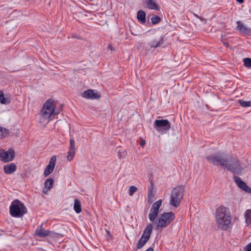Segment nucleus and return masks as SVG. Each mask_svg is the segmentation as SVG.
I'll return each mask as SVG.
<instances>
[{"label":"nucleus","mask_w":251,"mask_h":251,"mask_svg":"<svg viewBox=\"0 0 251 251\" xmlns=\"http://www.w3.org/2000/svg\"><path fill=\"white\" fill-rule=\"evenodd\" d=\"M56 104L54 100L50 99L43 105L41 111L40 123H44L46 121L49 123L52 117L58 115L59 112L55 109Z\"/></svg>","instance_id":"f257e3e1"},{"label":"nucleus","mask_w":251,"mask_h":251,"mask_svg":"<svg viewBox=\"0 0 251 251\" xmlns=\"http://www.w3.org/2000/svg\"><path fill=\"white\" fill-rule=\"evenodd\" d=\"M216 222L219 228L226 230L231 222L230 216L227 212L226 207L222 206L218 208L216 211Z\"/></svg>","instance_id":"f03ea898"},{"label":"nucleus","mask_w":251,"mask_h":251,"mask_svg":"<svg viewBox=\"0 0 251 251\" xmlns=\"http://www.w3.org/2000/svg\"><path fill=\"white\" fill-rule=\"evenodd\" d=\"M225 167L228 171L238 175H240L244 170L240 161L231 156H228V162H226Z\"/></svg>","instance_id":"7ed1b4c3"},{"label":"nucleus","mask_w":251,"mask_h":251,"mask_svg":"<svg viewBox=\"0 0 251 251\" xmlns=\"http://www.w3.org/2000/svg\"><path fill=\"white\" fill-rule=\"evenodd\" d=\"M9 212L11 216L20 218L26 213L27 209L23 202L15 200L11 203Z\"/></svg>","instance_id":"20e7f679"},{"label":"nucleus","mask_w":251,"mask_h":251,"mask_svg":"<svg viewBox=\"0 0 251 251\" xmlns=\"http://www.w3.org/2000/svg\"><path fill=\"white\" fill-rule=\"evenodd\" d=\"M184 191V186L179 185L174 188L171 194L170 205L177 207L182 199Z\"/></svg>","instance_id":"39448f33"},{"label":"nucleus","mask_w":251,"mask_h":251,"mask_svg":"<svg viewBox=\"0 0 251 251\" xmlns=\"http://www.w3.org/2000/svg\"><path fill=\"white\" fill-rule=\"evenodd\" d=\"M175 218V214L172 212H164L161 214L157 220L156 229L167 226Z\"/></svg>","instance_id":"423d86ee"},{"label":"nucleus","mask_w":251,"mask_h":251,"mask_svg":"<svg viewBox=\"0 0 251 251\" xmlns=\"http://www.w3.org/2000/svg\"><path fill=\"white\" fill-rule=\"evenodd\" d=\"M228 156L222 153H216L206 157L208 161L214 165H220L225 166L226 162H228Z\"/></svg>","instance_id":"0eeeda50"},{"label":"nucleus","mask_w":251,"mask_h":251,"mask_svg":"<svg viewBox=\"0 0 251 251\" xmlns=\"http://www.w3.org/2000/svg\"><path fill=\"white\" fill-rule=\"evenodd\" d=\"M152 229L153 227L152 224H149L147 226L144 230L143 234L137 243V248L138 249L142 248L149 240L152 231Z\"/></svg>","instance_id":"6e6552de"},{"label":"nucleus","mask_w":251,"mask_h":251,"mask_svg":"<svg viewBox=\"0 0 251 251\" xmlns=\"http://www.w3.org/2000/svg\"><path fill=\"white\" fill-rule=\"evenodd\" d=\"M154 128L158 132L167 131L171 128V123L168 120H156L153 123Z\"/></svg>","instance_id":"1a4fd4ad"},{"label":"nucleus","mask_w":251,"mask_h":251,"mask_svg":"<svg viewBox=\"0 0 251 251\" xmlns=\"http://www.w3.org/2000/svg\"><path fill=\"white\" fill-rule=\"evenodd\" d=\"M14 156L15 151L12 149H9L7 151L0 150V160L4 163L12 161Z\"/></svg>","instance_id":"9d476101"},{"label":"nucleus","mask_w":251,"mask_h":251,"mask_svg":"<svg viewBox=\"0 0 251 251\" xmlns=\"http://www.w3.org/2000/svg\"><path fill=\"white\" fill-rule=\"evenodd\" d=\"M161 204L162 200H159L152 204L150 213L149 214V218L151 221H154L157 217Z\"/></svg>","instance_id":"9b49d317"},{"label":"nucleus","mask_w":251,"mask_h":251,"mask_svg":"<svg viewBox=\"0 0 251 251\" xmlns=\"http://www.w3.org/2000/svg\"><path fill=\"white\" fill-rule=\"evenodd\" d=\"M237 26L236 29L243 34H250L251 33V28L248 27L240 21L236 22Z\"/></svg>","instance_id":"f8f14e48"},{"label":"nucleus","mask_w":251,"mask_h":251,"mask_svg":"<svg viewBox=\"0 0 251 251\" xmlns=\"http://www.w3.org/2000/svg\"><path fill=\"white\" fill-rule=\"evenodd\" d=\"M43 224H42L40 226H38L35 231V235L40 237H45L48 236H51L52 232L45 229L43 228Z\"/></svg>","instance_id":"ddd939ff"},{"label":"nucleus","mask_w":251,"mask_h":251,"mask_svg":"<svg viewBox=\"0 0 251 251\" xmlns=\"http://www.w3.org/2000/svg\"><path fill=\"white\" fill-rule=\"evenodd\" d=\"M83 98L87 99H98L100 98V95L95 90L89 89L85 91L82 94Z\"/></svg>","instance_id":"4468645a"},{"label":"nucleus","mask_w":251,"mask_h":251,"mask_svg":"<svg viewBox=\"0 0 251 251\" xmlns=\"http://www.w3.org/2000/svg\"><path fill=\"white\" fill-rule=\"evenodd\" d=\"M234 180L239 187L247 193H251V188L238 176L234 177Z\"/></svg>","instance_id":"2eb2a0df"},{"label":"nucleus","mask_w":251,"mask_h":251,"mask_svg":"<svg viewBox=\"0 0 251 251\" xmlns=\"http://www.w3.org/2000/svg\"><path fill=\"white\" fill-rule=\"evenodd\" d=\"M163 37L161 36L158 39H154L151 41L147 46L146 49L151 50V48H156L163 44Z\"/></svg>","instance_id":"dca6fc26"},{"label":"nucleus","mask_w":251,"mask_h":251,"mask_svg":"<svg viewBox=\"0 0 251 251\" xmlns=\"http://www.w3.org/2000/svg\"><path fill=\"white\" fill-rule=\"evenodd\" d=\"M144 5L146 7L151 9L159 10L160 7L157 4L156 0H144Z\"/></svg>","instance_id":"f3484780"},{"label":"nucleus","mask_w":251,"mask_h":251,"mask_svg":"<svg viewBox=\"0 0 251 251\" xmlns=\"http://www.w3.org/2000/svg\"><path fill=\"white\" fill-rule=\"evenodd\" d=\"M53 180L52 178H48L46 180L43 189V192L44 194H47L48 192L53 187Z\"/></svg>","instance_id":"a211bd4d"},{"label":"nucleus","mask_w":251,"mask_h":251,"mask_svg":"<svg viewBox=\"0 0 251 251\" xmlns=\"http://www.w3.org/2000/svg\"><path fill=\"white\" fill-rule=\"evenodd\" d=\"M17 169L16 165L14 163L7 164L3 167L4 172L6 174L10 175L16 171Z\"/></svg>","instance_id":"6ab92c4d"},{"label":"nucleus","mask_w":251,"mask_h":251,"mask_svg":"<svg viewBox=\"0 0 251 251\" xmlns=\"http://www.w3.org/2000/svg\"><path fill=\"white\" fill-rule=\"evenodd\" d=\"M146 13L143 10H140L138 11L137 18L140 24H144L146 23Z\"/></svg>","instance_id":"aec40b11"},{"label":"nucleus","mask_w":251,"mask_h":251,"mask_svg":"<svg viewBox=\"0 0 251 251\" xmlns=\"http://www.w3.org/2000/svg\"><path fill=\"white\" fill-rule=\"evenodd\" d=\"M74 209L75 212L77 214L81 212V202L78 199H75L74 201Z\"/></svg>","instance_id":"412c9836"},{"label":"nucleus","mask_w":251,"mask_h":251,"mask_svg":"<svg viewBox=\"0 0 251 251\" xmlns=\"http://www.w3.org/2000/svg\"><path fill=\"white\" fill-rule=\"evenodd\" d=\"M245 222L247 226H251V209H248L245 213Z\"/></svg>","instance_id":"4be33fe9"},{"label":"nucleus","mask_w":251,"mask_h":251,"mask_svg":"<svg viewBox=\"0 0 251 251\" xmlns=\"http://www.w3.org/2000/svg\"><path fill=\"white\" fill-rule=\"evenodd\" d=\"M9 134V131L7 129L0 126V138L6 137Z\"/></svg>","instance_id":"5701e85b"},{"label":"nucleus","mask_w":251,"mask_h":251,"mask_svg":"<svg viewBox=\"0 0 251 251\" xmlns=\"http://www.w3.org/2000/svg\"><path fill=\"white\" fill-rule=\"evenodd\" d=\"M54 167L50 165H48L45 169L44 173V175L45 176H48L49 175H50L53 171Z\"/></svg>","instance_id":"b1692460"},{"label":"nucleus","mask_w":251,"mask_h":251,"mask_svg":"<svg viewBox=\"0 0 251 251\" xmlns=\"http://www.w3.org/2000/svg\"><path fill=\"white\" fill-rule=\"evenodd\" d=\"M0 102L2 104H7L10 101L7 98H5L3 93L0 92Z\"/></svg>","instance_id":"393cba45"},{"label":"nucleus","mask_w":251,"mask_h":251,"mask_svg":"<svg viewBox=\"0 0 251 251\" xmlns=\"http://www.w3.org/2000/svg\"><path fill=\"white\" fill-rule=\"evenodd\" d=\"M239 104L244 107L251 106V101H245L242 100H238Z\"/></svg>","instance_id":"a878e982"},{"label":"nucleus","mask_w":251,"mask_h":251,"mask_svg":"<svg viewBox=\"0 0 251 251\" xmlns=\"http://www.w3.org/2000/svg\"><path fill=\"white\" fill-rule=\"evenodd\" d=\"M244 65L248 68H251V58H245L243 59Z\"/></svg>","instance_id":"bb28decb"},{"label":"nucleus","mask_w":251,"mask_h":251,"mask_svg":"<svg viewBox=\"0 0 251 251\" xmlns=\"http://www.w3.org/2000/svg\"><path fill=\"white\" fill-rule=\"evenodd\" d=\"M75 150H70L68 152V155L67 158L69 161H71L75 156Z\"/></svg>","instance_id":"cd10ccee"},{"label":"nucleus","mask_w":251,"mask_h":251,"mask_svg":"<svg viewBox=\"0 0 251 251\" xmlns=\"http://www.w3.org/2000/svg\"><path fill=\"white\" fill-rule=\"evenodd\" d=\"M137 191V188L134 186H131L129 187L128 194L131 196L133 194Z\"/></svg>","instance_id":"c85d7f7f"},{"label":"nucleus","mask_w":251,"mask_h":251,"mask_svg":"<svg viewBox=\"0 0 251 251\" xmlns=\"http://www.w3.org/2000/svg\"><path fill=\"white\" fill-rule=\"evenodd\" d=\"M151 21L153 24H156L160 21V18L158 16H155L151 17Z\"/></svg>","instance_id":"c756f323"},{"label":"nucleus","mask_w":251,"mask_h":251,"mask_svg":"<svg viewBox=\"0 0 251 251\" xmlns=\"http://www.w3.org/2000/svg\"><path fill=\"white\" fill-rule=\"evenodd\" d=\"M70 150H75V142L74 138H71L70 140Z\"/></svg>","instance_id":"7c9ffc66"},{"label":"nucleus","mask_w":251,"mask_h":251,"mask_svg":"<svg viewBox=\"0 0 251 251\" xmlns=\"http://www.w3.org/2000/svg\"><path fill=\"white\" fill-rule=\"evenodd\" d=\"M56 160V157L55 156H52L50 160V162L49 165H50L54 167L55 165V162Z\"/></svg>","instance_id":"2f4dec72"},{"label":"nucleus","mask_w":251,"mask_h":251,"mask_svg":"<svg viewBox=\"0 0 251 251\" xmlns=\"http://www.w3.org/2000/svg\"><path fill=\"white\" fill-rule=\"evenodd\" d=\"M125 151H123V152H121L120 151H119L118 156H119V158L120 159H122L125 158Z\"/></svg>","instance_id":"473e14b6"},{"label":"nucleus","mask_w":251,"mask_h":251,"mask_svg":"<svg viewBox=\"0 0 251 251\" xmlns=\"http://www.w3.org/2000/svg\"><path fill=\"white\" fill-rule=\"evenodd\" d=\"M245 251H251V242L245 246Z\"/></svg>","instance_id":"72a5a7b5"},{"label":"nucleus","mask_w":251,"mask_h":251,"mask_svg":"<svg viewBox=\"0 0 251 251\" xmlns=\"http://www.w3.org/2000/svg\"><path fill=\"white\" fill-rule=\"evenodd\" d=\"M146 251H154V250L152 248L150 247L149 249H148Z\"/></svg>","instance_id":"f704fd0d"},{"label":"nucleus","mask_w":251,"mask_h":251,"mask_svg":"<svg viewBox=\"0 0 251 251\" xmlns=\"http://www.w3.org/2000/svg\"><path fill=\"white\" fill-rule=\"evenodd\" d=\"M145 144V141L142 140V141L141 142V143H140V145H141V146H144Z\"/></svg>","instance_id":"c9c22d12"},{"label":"nucleus","mask_w":251,"mask_h":251,"mask_svg":"<svg viewBox=\"0 0 251 251\" xmlns=\"http://www.w3.org/2000/svg\"><path fill=\"white\" fill-rule=\"evenodd\" d=\"M239 3L242 4L244 2V0H236Z\"/></svg>","instance_id":"e433bc0d"},{"label":"nucleus","mask_w":251,"mask_h":251,"mask_svg":"<svg viewBox=\"0 0 251 251\" xmlns=\"http://www.w3.org/2000/svg\"><path fill=\"white\" fill-rule=\"evenodd\" d=\"M73 37L74 38H76V36H73Z\"/></svg>","instance_id":"4c0bfd02"},{"label":"nucleus","mask_w":251,"mask_h":251,"mask_svg":"<svg viewBox=\"0 0 251 251\" xmlns=\"http://www.w3.org/2000/svg\"><path fill=\"white\" fill-rule=\"evenodd\" d=\"M133 35H136V34H135V33H131Z\"/></svg>","instance_id":"58836bf2"}]
</instances>
